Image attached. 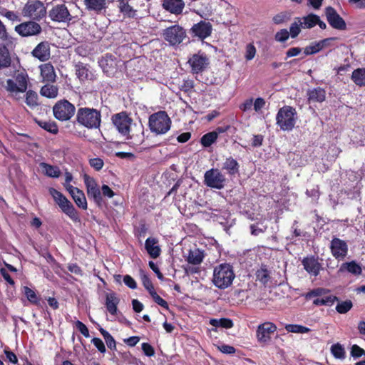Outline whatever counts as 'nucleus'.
<instances>
[{
    "label": "nucleus",
    "instance_id": "13",
    "mask_svg": "<svg viewBox=\"0 0 365 365\" xmlns=\"http://www.w3.org/2000/svg\"><path fill=\"white\" fill-rule=\"evenodd\" d=\"M83 180L86 187L88 197L93 199L98 206H101L103 199L96 181L93 178L88 175H84Z\"/></svg>",
    "mask_w": 365,
    "mask_h": 365
},
{
    "label": "nucleus",
    "instance_id": "16",
    "mask_svg": "<svg viewBox=\"0 0 365 365\" xmlns=\"http://www.w3.org/2000/svg\"><path fill=\"white\" fill-rule=\"evenodd\" d=\"M15 31L21 36L28 37L39 34L42 29L39 24L34 21H29L16 26Z\"/></svg>",
    "mask_w": 365,
    "mask_h": 365
},
{
    "label": "nucleus",
    "instance_id": "64",
    "mask_svg": "<svg viewBox=\"0 0 365 365\" xmlns=\"http://www.w3.org/2000/svg\"><path fill=\"white\" fill-rule=\"evenodd\" d=\"M6 90L11 93H20V88L17 86L16 83L14 82L12 79H8L6 81Z\"/></svg>",
    "mask_w": 365,
    "mask_h": 365
},
{
    "label": "nucleus",
    "instance_id": "28",
    "mask_svg": "<svg viewBox=\"0 0 365 365\" xmlns=\"http://www.w3.org/2000/svg\"><path fill=\"white\" fill-rule=\"evenodd\" d=\"M222 169L226 171L230 176H235L239 174L240 164L232 156L227 158L222 163Z\"/></svg>",
    "mask_w": 365,
    "mask_h": 365
},
{
    "label": "nucleus",
    "instance_id": "17",
    "mask_svg": "<svg viewBox=\"0 0 365 365\" xmlns=\"http://www.w3.org/2000/svg\"><path fill=\"white\" fill-rule=\"evenodd\" d=\"M330 290L325 288L318 287L307 292L304 296L306 300H310L313 297H322L326 302V306H331L335 302L339 301V298L334 295L330 294Z\"/></svg>",
    "mask_w": 365,
    "mask_h": 365
},
{
    "label": "nucleus",
    "instance_id": "8",
    "mask_svg": "<svg viewBox=\"0 0 365 365\" xmlns=\"http://www.w3.org/2000/svg\"><path fill=\"white\" fill-rule=\"evenodd\" d=\"M75 112L74 105L66 99L57 101L53 107L54 117L61 121L70 120L74 115Z\"/></svg>",
    "mask_w": 365,
    "mask_h": 365
},
{
    "label": "nucleus",
    "instance_id": "3",
    "mask_svg": "<svg viewBox=\"0 0 365 365\" xmlns=\"http://www.w3.org/2000/svg\"><path fill=\"white\" fill-rule=\"evenodd\" d=\"M172 121L168 113L160 110L151 114L148 118V126L156 135L165 134L171 127Z\"/></svg>",
    "mask_w": 365,
    "mask_h": 365
},
{
    "label": "nucleus",
    "instance_id": "50",
    "mask_svg": "<svg viewBox=\"0 0 365 365\" xmlns=\"http://www.w3.org/2000/svg\"><path fill=\"white\" fill-rule=\"evenodd\" d=\"M353 307V303L351 300H346L339 302L336 306V310L339 314H346Z\"/></svg>",
    "mask_w": 365,
    "mask_h": 365
},
{
    "label": "nucleus",
    "instance_id": "39",
    "mask_svg": "<svg viewBox=\"0 0 365 365\" xmlns=\"http://www.w3.org/2000/svg\"><path fill=\"white\" fill-rule=\"evenodd\" d=\"M23 293L28 299V301L34 305H39L40 297L37 295L36 292L27 286L23 287Z\"/></svg>",
    "mask_w": 365,
    "mask_h": 365
},
{
    "label": "nucleus",
    "instance_id": "48",
    "mask_svg": "<svg viewBox=\"0 0 365 365\" xmlns=\"http://www.w3.org/2000/svg\"><path fill=\"white\" fill-rule=\"evenodd\" d=\"M25 102L31 108H34L38 106V103L37 93L32 90L28 91L26 94Z\"/></svg>",
    "mask_w": 365,
    "mask_h": 365
},
{
    "label": "nucleus",
    "instance_id": "52",
    "mask_svg": "<svg viewBox=\"0 0 365 365\" xmlns=\"http://www.w3.org/2000/svg\"><path fill=\"white\" fill-rule=\"evenodd\" d=\"M322 48L320 46L319 42H315L312 45L306 46L304 49V53L306 56L312 55L322 51Z\"/></svg>",
    "mask_w": 365,
    "mask_h": 365
},
{
    "label": "nucleus",
    "instance_id": "37",
    "mask_svg": "<svg viewBox=\"0 0 365 365\" xmlns=\"http://www.w3.org/2000/svg\"><path fill=\"white\" fill-rule=\"evenodd\" d=\"M40 93L48 98H54L58 96V88L56 86L47 83L41 87Z\"/></svg>",
    "mask_w": 365,
    "mask_h": 365
},
{
    "label": "nucleus",
    "instance_id": "53",
    "mask_svg": "<svg viewBox=\"0 0 365 365\" xmlns=\"http://www.w3.org/2000/svg\"><path fill=\"white\" fill-rule=\"evenodd\" d=\"M289 37V33L286 29H280L274 35V39L277 42H285Z\"/></svg>",
    "mask_w": 365,
    "mask_h": 365
},
{
    "label": "nucleus",
    "instance_id": "31",
    "mask_svg": "<svg viewBox=\"0 0 365 365\" xmlns=\"http://www.w3.org/2000/svg\"><path fill=\"white\" fill-rule=\"evenodd\" d=\"M339 272H348L354 275H360L362 272L361 266L355 261L342 263L339 269Z\"/></svg>",
    "mask_w": 365,
    "mask_h": 365
},
{
    "label": "nucleus",
    "instance_id": "33",
    "mask_svg": "<svg viewBox=\"0 0 365 365\" xmlns=\"http://www.w3.org/2000/svg\"><path fill=\"white\" fill-rule=\"evenodd\" d=\"M204 257V252L198 248H195L189 251L187 262L193 265H198L202 263Z\"/></svg>",
    "mask_w": 365,
    "mask_h": 365
},
{
    "label": "nucleus",
    "instance_id": "24",
    "mask_svg": "<svg viewBox=\"0 0 365 365\" xmlns=\"http://www.w3.org/2000/svg\"><path fill=\"white\" fill-rule=\"evenodd\" d=\"M307 97L309 104L322 103L326 99V91L321 87L313 88L307 91Z\"/></svg>",
    "mask_w": 365,
    "mask_h": 365
},
{
    "label": "nucleus",
    "instance_id": "51",
    "mask_svg": "<svg viewBox=\"0 0 365 365\" xmlns=\"http://www.w3.org/2000/svg\"><path fill=\"white\" fill-rule=\"evenodd\" d=\"M290 19V15L288 12H280L272 18V21L274 24L279 25L288 21Z\"/></svg>",
    "mask_w": 365,
    "mask_h": 365
},
{
    "label": "nucleus",
    "instance_id": "1",
    "mask_svg": "<svg viewBox=\"0 0 365 365\" xmlns=\"http://www.w3.org/2000/svg\"><path fill=\"white\" fill-rule=\"evenodd\" d=\"M101 113L99 110L81 107L78 108L76 120L78 125L88 129H99L101 125Z\"/></svg>",
    "mask_w": 365,
    "mask_h": 365
},
{
    "label": "nucleus",
    "instance_id": "56",
    "mask_svg": "<svg viewBox=\"0 0 365 365\" xmlns=\"http://www.w3.org/2000/svg\"><path fill=\"white\" fill-rule=\"evenodd\" d=\"M89 165L96 171H99L103 168L104 162L103 160L100 158H95L89 160Z\"/></svg>",
    "mask_w": 365,
    "mask_h": 365
},
{
    "label": "nucleus",
    "instance_id": "59",
    "mask_svg": "<svg viewBox=\"0 0 365 365\" xmlns=\"http://www.w3.org/2000/svg\"><path fill=\"white\" fill-rule=\"evenodd\" d=\"M300 32H301L300 24H299L297 22H294L293 24H291V26L289 27V36L292 38L297 37L298 35L300 34Z\"/></svg>",
    "mask_w": 365,
    "mask_h": 365
},
{
    "label": "nucleus",
    "instance_id": "60",
    "mask_svg": "<svg viewBox=\"0 0 365 365\" xmlns=\"http://www.w3.org/2000/svg\"><path fill=\"white\" fill-rule=\"evenodd\" d=\"M91 342L101 353L104 354L106 351L105 344L100 338L94 337L92 339Z\"/></svg>",
    "mask_w": 365,
    "mask_h": 365
},
{
    "label": "nucleus",
    "instance_id": "15",
    "mask_svg": "<svg viewBox=\"0 0 365 365\" xmlns=\"http://www.w3.org/2000/svg\"><path fill=\"white\" fill-rule=\"evenodd\" d=\"M330 251L332 256L338 259H344L348 254V245L346 241L334 237L330 242Z\"/></svg>",
    "mask_w": 365,
    "mask_h": 365
},
{
    "label": "nucleus",
    "instance_id": "4",
    "mask_svg": "<svg viewBox=\"0 0 365 365\" xmlns=\"http://www.w3.org/2000/svg\"><path fill=\"white\" fill-rule=\"evenodd\" d=\"M297 119L296 109L290 106H284L276 115V124L282 130L291 131L294 128Z\"/></svg>",
    "mask_w": 365,
    "mask_h": 365
},
{
    "label": "nucleus",
    "instance_id": "25",
    "mask_svg": "<svg viewBox=\"0 0 365 365\" xmlns=\"http://www.w3.org/2000/svg\"><path fill=\"white\" fill-rule=\"evenodd\" d=\"M120 303V299L114 292L106 294L105 306L107 311L111 315H116L118 313V305Z\"/></svg>",
    "mask_w": 365,
    "mask_h": 365
},
{
    "label": "nucleus",
    "instance_id": "42",
    "mask_svg": "<svg viewBox=\"0 0 365 365\" xmlns=\"http://www.w3.org/2000/svg\"><path fill=\"white\" fill-rule=\"evenodd\" d=\"M37 123L41 128L51 133L56 134L58 132V128L55 121L38 120L37 121Z\"/></svg>",
    "mask_w": 365,
    "mask_h": 365
},
{
    "label": "nucleus",
    "instance_id": "47",
    "mask_svg": "<svg viewBox=\"0 0 365 365\" xmlns=\"http://www.w3.org/2000/svg\"><path fill=\"white\" fill-rule=\"evenodd\" d=\"M285 329L288 332L301 334L308 333L311 331L309 328L299 324H287Z\"/></svg>",
    "mask_w": 365,
    "mask_h": 365
},
{
    "label": "nucleus",
    "instance_id": "46",
    "mask_svg": "<svg viewBox=\"0 0 365 365\" xmlns=\"http://www.w3.org/2000/svg\"><path fill=\"white\" fill-rule=\"evenodd\" d=\"M11 63V58L8 49L4 48L0 52V70L9 68Z\"/></svg>",
    "mask_w": 365,
    "mask_h": 365
},
{
    "label": "nucleus",
    "instance_id": "2",
    "mask_svg": "<svg viewBox=\"0 0 365 365\" xmlns=\"http://www.w3.org/2000/svg\"><path fill=\"white\" fill-rule=\"evenodd\" d=\"M235 277L232 265L222 263L215 267L212 282L216 287L225 289L232 284Z\"/></svg>",
    "mask_w": 365,
    "mask_h": 365
},
{
    "label": "nucleus",
    "instance_id": "27",
    "mask_svg": "<svg viewBox=\"0 0 365 365\" xmlns=\"http://www.w3.org/2000/svg\"><path fill=\"white\" fill-rule=\"evenodd\" d=\"M304 269L309 274L317 277L319 275L322 266L314 257H304L302 260Z\"/></svg>",
    "mask_w": 365,
    "mask_h": 365
},
{
    "label": "nucleus",
    "instance_id": "49",
    "mask_svg": "<svg viewBox=\"0 0 365 365\" xmlns=\"http://www.w3.org/2000/svg\"><path fill=\"white\" fill-rule=\"evenodd\" d=\"M319 21V16L314 14H310L307 15V16L304 17V27L307 29H311L315 26L317 24V21Z\"/></svg>",
    "mask_w": 365,
    "mask_h": 365
},
{
    "label": "nucleus",
    "instance_id": "57",
    "mask_svg": "<svg viewBox=\"0 0 365 365\" xmlns=\"http://www.w3.org/2000/svg\"><path fill=\"white\" fill-rule=\"evenodd\" d=\"M151 297L153 299V301L161 307L165 309H169L168 303L165 299H163L160 295H158L157 292L153 293Z\"/></svg>",
    "mask_w": 365,
    "mask_h": 365
},
{
    "label": "nucleus",
    "instance_id": "43",
    "mask_svg": "<svg viewBox=\"0 0 365 365\" xmlns=\"http://www.w3.org/2000/svg\"><path fill=\"white\" fill-rule=\"evenodd\" d=\"M256 279L264 286L268 283L270 279L269 272L264 267H261L256 272Z\"/></svg>",
    "mask_w": 365,
    "mask_h": 365
},
{
    "label": "nucleus",
    "instance_id": "18",
    "mask_svg": "<svg viewBox=\"0 0 365 365\" xmlns=\"http://www.w3.org/2000/svg\"><path fill=\"white\" fill-rule=\"evenodd\" d=\"M128 140V143L133 146L141 145L145 140L144 126L142 123H133L129 129V133L125 135Z\"/></svg>",
    "mask_w": 365,
    "mask_h": 365
},
{
    "label": "nucleus",
    "instance_id": "44",
    "mask_svg": "<svg viewBox=\"0 0 365 365\" xmlns=\"http://www.w3.org/2000/svg\"><path fill=\"white\" fill-rule=\"evenodd\" d=\"M217 139V137L216 133L211 131L202 136L200 143L203 147H210L216 142Z\"/></svg>",
    "mask_w": 365,
    "mask_h": 365
},
{
    "label": "nucleus",
    "instance_id": "29",
    "mask_svg": "<svg viewBox=\"0 0 365 365\" xmlns=\"http://www.w3.org/2000/svg\"><path fill=\"white\" fill-rule=\"evenodd\" d=\"M158 242V240L154 237H148L145 240V248L150 257L153 259L158 257L161 253L160 246L157 245Z\"/></svg>",
    "mask_w": 365,
    "mask_h": 365
},
{
    "label": "nucleus",
    "instance_id": "45",
    "mask_svg": "<svg viewBox=\"0 0 365 365\" xmlns=\"http://www.w3.org/2000/svg\"><path fill=\"white\" fill-rule=\"evenodd\" d=\"M331 353L336 359H344L346 357L345 349L339 343L334 344L331 346Z\"/></svg>",
    "mask_w": 365,
    "mask_h": 365
},
{
    "label": "nucleus",
    "instance_id": "41",
    "mask_svg": "<svg viewBox=\"0 0 365 365\" xmlns=\"http://www.w3.org/2000/svg\"><path fill=\"white\" fill-rule=\"evenodd\" d=\"M100 333L103 336L107 346L112 351L116 350V341L113 336L106 329L102 327L98 329Z\"/></svg>",
    "mask_w": 365,
    "mask_h": 365
},
{
    "label": "nucleus",
    "instance_id": "20",
    "mask_svg": "<svg viewBox=\"0 0 365 365\" xmlns=\"http://www.w3.org/2000/svg\"><path fill=\"white\" fill-rule=\"evenodd\" d=\"M325 15L329 25L337 30H346V24L344 19L337 13L336 9L331 6H328L325 9Z\"/></svg>",
    "mask_w": 365,
    "mask_h": 365
},
{
    "label": "nucleus",
    "instance_id": "23",
    "mask_svg": "<svg viewBox=\"0 0 365 365\" xmlns=\"http://www.w3.org/2000/svg\"><path fill=\"white\" fill-rule=\"evenodd\" d=\"M75 67L77 77L81 81H93L96 79V76L93 71L91 69L89 65L78 62L77 64H76Z\"/></svg>",
    "mask_w": 365,
    "mask_h": 365
},
{
    "label": "nucleus",
    "instance_id": "62",
    "mask_svg": "<svg viewBox=\"0 0 365 365\" xmlns=\"http://www.w3.org/2000/svg\"><path fill=\"white\" fill-rule=\"evenodd\" d=\"M302 51V48L299 47H292L289 48L286 51V57L285 60L288 59L289 58L297 56L299 55Z\"/></svg>",
    "mask_w": 365,
    "mask_h": 365
},
{
    "label": "nucleus",
    "instance_id": "63",
    "mask_svg": "<svg viewBox=\"0 0 365 365\" xmlns=\"http://www.w3.org/2000/svg\"><path fill=\"white\" fill-rule=\"evenodd\" d=\"M123 282L130 289H135L137 288L135 280L129 274H126L123 277Z\"/></svg>",
    "mask_w": 365,
    "mask_h": 365
},
{
    "label": "nucleus",
    "instance_id": "40",
    "mask_svg": "<svg viewBox=\"0 0 365 365\" xmlns=\"http://www.w3.org/2000/svg\"><path fill=\"white\" fill-rule=\"evenodd\" d=\"M210 324L215 327H222L225 329H231L234 326L232 319L229 318L210 319Z\"/></svg>",
    "mask_w": 365,
    "mask_h": 365
},
{
    "label": "nucleus",
    "instance_id": "55",
    "mask_svg": "<svg viewBox=\"0 0 365 365\" xmlns=\"http://www.w3.org/2000/svg\"><path fill=\"white\" fill-rule=\"evenodd\" d=\"M256 48L252 43H248L245 48V58L247 61L252 60L256 54Z\"/></svg>",
    "mask_w": 365,
    "mask_h": 365
},
{
    "label": "nucleus",
    "instance_id": "7",
    "mask_svg": "<svg viewBox=\"0 0 365 365\" xmlns=\"http://www.w3.org/2000/svg\"><path fill=\"white\" fill-rule=\"evenodd\" d=\"M22 14L24 16L34 21H40L46 16L47 12L44 4L39 0L29 1L24 6Z\"/></svg>",
    "mask_w": 365,
    "mask_h": 365
},
{
    "label": "nucleus",
    "instance_id": "36",
    "mask_svg": "<svg viewBox=\"0 0 365 365\" xmlns=\"http://www.w3.org/2000/svg\"><path fill=\"white\" fill-rule=\"evenodd\" d=\"M15 81L20 88V93H24L27 90L29 76L25 71L18 72L15 75Z\"/></svg>",
    "mask_w": 365,
    "mask_h": 365
},
{
    "label": "nucleus",
    "instance_id": "9",
    "mask_svg": "<svg viewBox=\"0 0 365 365\" xmlns=\"http://www.w3.org/2000/svg\"><path fill=\"white\" fill-rule=\"evenodd\" d=\"M187 63L190 66V72L192 74H199L208 68L210 58L205 52L200 50L197 53L191 55Z\"/></svg>",
    "mask_w": 365,
    "mask_h": 365
},
{
    "label": "nucleus",
    "instance_id": "10",
    "mask_svg": "<svg viewBox=\"0 0 365 365\" xmlns=\"http://www.w3.org/2000/svg\"><path fill=\"white\" fill-rule=\"evenodd\" d=\"M226 182L225 175L216 168L207 170L204 175V183L209 187L222 189Z\"/></svg>",
    "mask_w": 365,
    "mask_h": 365
},
{
    "label": "nucleus",
    "instance_id": "38",
    "mask_svg": "<svg viewBox=\"0 0 365 365\" xmlns=\"http://www.w3.org/2000/svg\"><path fill=\"white\" fill-rule=\"evenodd\" d=\"M76 205L83 210H87L88 204L84 192L78 189L71 195Z\"/></svg>",
    "mask_w": 365,
    "mask_h": 365
},
{
    "label": "nucleus",
    "instance_id": "58",
    "mask_svg": "<svg viewBox=\"0 0 365 365\" xmlns=\"http://www.w3.org/2000/svg\"><path fill=\"white\" fill-rule=\"evenodd\" d=\"M194 81L191 79L184 80L182 84L180 86V91L185 93L191 92L194 88Z\"/></svg>",
    "mask_w": 365,
    "mask_h": 365
},
{
    "label": "nucleus",
    "instance_id": "30",
    "mask_svg": "<svg viewBox=\"0 0 365 365\" xmlns=\"http://www.w3.org/2000/svg\"><path fill=\"white\" fill-rule=\"evenodd\" d=\"M41 76L43 81L54 82L56 81V73L53 65L51 63L42 64L39 66Z\"/></svg>",
    "mask_w": 365,
    "mask_h": 365
},
{
    "label": "nucleus",
    "instance_id": "19",
    "mask_svg": "<svg viewBox=\"0 0 365 365\" xmlns=\"http://www.w3.org/2000/svg\"><path fill=\"white\" fill-rule=\"evenodd\" d=\"M212 31V25L206 21H200L197 24H194L190 30L192 37H197L202 41L209 37Z\"/></svg>",
    "mask_w": 365,
    "mask_h": 365
},
{
    "label": "nucleus",
    "instance_id": "12",
    "mask_svg": "<svg viewBox=\"0 0 365 365\" xmlns=\"http://www.w3.org/2000/svg\"><path fill=\"white\" fill-rule=\"evenodd\" d=\"M48 16L55 23H68L73 19V16L64 4L53 6L48 12Z\"/></svg>",
    "mask_w": 365,
    "mask_h": 365
},
{
    "label": "nucleus",
    "instance_id": "11",
    "mask_svg": "<svg viewBox=\"0 0 365 365\" xmlns=\"http://www.w3.org/2000/svg\"><path fill=\"white\" fill-rule=\"evenodd\" d=\"M111 120L117 130L122 135L129 133V129L133 126V120L126 111H121L112 115Z\"/></svg>",
    "mask_w": 365,
    "mask_h": 365
},
{
    "label": "nucleus",
    "instance_id": "54",
    "mask_svg": "<svg viewBox=\"0 0 365 365\" xmlns=\"http://www.w3.org/2000/svg\"><path fill=\"white\" fill-rule=\"evenodd\" d=\"M350 354L354 359H358L365 356V350L359 345L354 344L351 347Z\"/></svg>",
    "mask_w": 365,
    "mask_h": 365
},
{
    "label": "nucleus",
    "instance_id": "5",
    "mask_svg": "<svg viewBox=\"0 0 365 365\" xmlns=\"http://www.w3.org/2000/svg\"><path fill=\"white\" fill-rule=\"evenodd\" d=\"M49 193L53 197L61 211L65 213L74 223H80L81 217L79 212L74 207L73 205L61 192L55 188H50Z\"/></svg>",
    "mask_w": 365,
    "mask_h": 365
},
{
    "label": "nucleus",
    "instance_id": "22",
    "mask_svg": "<svg viewBox=\"0 0 365 365\" xmlns=\"http://www.w3.org/2000/svg\"><path fill=\"white\" fill-rule=\"evenodd\" d=\"M185 6L183 0H162L163 9L176 16L182 14Z\"/></svg>",
    "mask_w": 365,
    "mask_h": 365
},
{
    "label": "nucleus",
    "instance_id": "26",
    "mask_svg": "<svg viewBox=\"0 0 365 365\" xmlns=\"http://www.w3.org/2000/svg\"><path fill=\"white\" fill-rule=\"evenodd\" d=\"M109 0H84V5L88 11H92L97 14H101L108 8Z\"/></svg>",
    "mask_w": 365,
    "mask_h": 365
},
{
    "label": "nucleus",
    "instance_id": "14",
    "mask_svg": "<svg viewBox=\"0 0 365 365\" xmlns=\"http://www.w3.org/2000/svg\"><path fill=\"white\" fill-rule=\"evenodd\" d=\"M277 326L270 322H266L257 327L256 336L260 344H267L271 339V335L277 331Z\"/></svg>",
    "mask_w": 365,
    "mask_h": 365
},
{
    "label": "nucleus",
    "instance_id": "6",
    "mask_svg": "<svg viewBox=\"0 0 365 365\" xmlns=\"http://www.w3.org/2000/svg\"><path fill=\"white\" fill-rule=\"evenodd\" d=\"M164 40L171 46L180 44L187 37L185 29L179 24L172 25L163 31Z\"/></svg>",
    "mask_w": 365,
    "mask_h": 365
},
{
    "label": "nucleus",
    "instance_id": "34",
    "mask_svg": "<svg viewBox=\"0 0 365 365\" xmlns=\"http://www.w3.org/2000/svg\"><path fill=\"white\" fill-rule=\"evenodd\" d=\"M351 79L356 86L365 87V67L354 70Z\"/></svg>",
    "mask_w": 365,
    "mask_h": 365
},
{
    "label": "nucleus",
    "instance_id": "21",
    "mask_svg": "<svg viewBox=\"0 0 365 365\" xmlns=\"http://www.w3.org/2000/svg\"><path fill=\"white\" fill-rule=\"evenodd\" d=\"M31 55L40 61L44 62L48 61L51 57L50 43L46 41L40 42L33 49Z\"/></svg>",
    "mask_w": 365,
    "mask_h": 365
},
{
    "label": "nucleus",
    "instance_id": "61",
    "mask_svg": "<svg viewBox=\"0 0 365 365\" xmlns=\"http://www.w3.org/2000/svg\"><path fill=\"white\" fill-rule=\"evenodd\" d=\"M141 347L145 356L150 357L155 355V349L150 344L144 342L141 344Z\"/></svg>",
    "mask_w": 365,
    "mask_h": 365
},
{
    "label": "nucleus",
    "instance_id": "35",
    "mask_svg": "<svg viewBox=\"0 0 365 365\" xmlns=\"http://www.w3.org/2000/svg\"><path fill=\"white\" fill-rule=\"evenodd\" d=\"M120 11L125 16L128 18H133L135 19H140L141 16H138V11L134 9L128 1L122 2L120 4Z\"/></svg>",
    "mask_w": 365,
    "mask_h": 365
},
{
    "label": "nucleus",
    "instance_id": "32",
    "mask_svg": "<svg viewBox=\"0 0 365 365\" xmlns=\"http://www.w3.org/2000/svg\"><path fill=\"white\" fill-rule=\"evenodd\" d=\"M39 166L42 170V173L48 177L58 178L61 176V170L56 165H52L46 163H41Z\"/></svg>",
    "mask_w": 365,
    "mask_h": 365
}]
</instances>
